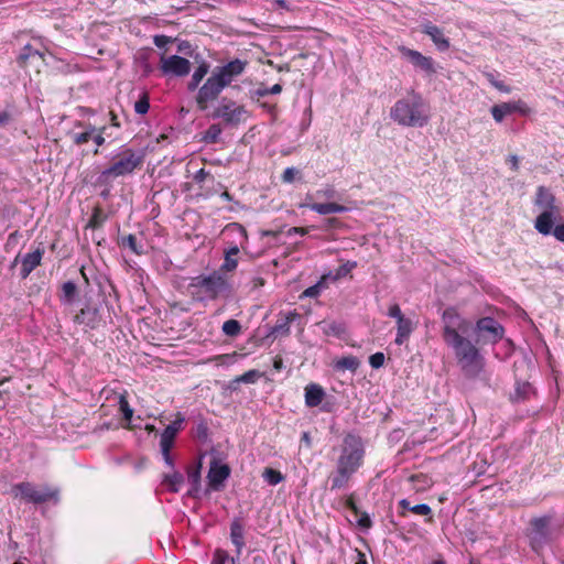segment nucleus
<instances>
[{"label": "nucleus", "mask_w": 564, "mask_h": 564, "mask_svg": "<svg viewBox=\"0 0 564 564\" xmlns=\"http://www.w3.org/2000/svg\"><path fill=\"white\" fill-rule=\"evenodd\" d=\"M507 161L510 164L511 170L518 171V169H519V158L517 155H510Z\"/></svg>", "instance_id": "nucleus-58"}, {"label": "nucleus", "mask_w": 564, "mask_h": 564, "mask_svg": "<svg viewBox=\"0 0 564 564\" xmlns=\"http://www.w3.org/2000/svg\"><path fill=\"white\" fill-rule=\"evenodd\" d=\"M297 174H299L297 169L286 167L282 174V181L284 183H292Z\"/></svg>", "instance_id": "nucleus-50"}, {"label": "nucleus", "mask_w": 564, "mask_h": 564, "mask_svg": "<svg viewBox=\"0 0 564 564\" xmlns=\"http://www.w3.org/2000/svg\"><path fill=\"white\" fill-rule=\"evenodd\" d=\"M227 231H237L239 234V236L241 237V240L246 241L247 240V231L246 229L239 225V224H230L229 226H227L226 228Z\"/></svg>", "instance_id": "nucleus-51"}, {"label": "nucleus", "mask_w": 564, "mask_h": 564, "mask_svg": "<svg viewBox=\"0 0 564 564\" xmlns=\"http://www.w3.org/2000/svg\"><path fill=\"white\" fill-rule=\"evenodd\" d=\"M534 204L541 209L540 215L534 221V228L543 236L551 235V229L556 216L558 215V206L554 194L544 186H539Z\"/></svg>", "instance_id": "nucleus-4"}, {"label": "nucleus", "mask_w": 564, "mask_h": 564, "mask_svg": "<svg viewBox=\"0 0 564 564\" xmlns=\"http://www.w3.org/2000/svg\"><path fill=\"white\" fill-rule=\"evenodd\" d=\"M249 116L250 113L243 105L226 97L219 100L212 113L214 119H220L226 127L231 128L246 122Z\"/></svg>", "instance_id": "nucleus-7"}, {"label": "nucleus", "mask_w": 564, "mask_h": 564, "mask_svg": "<svg viewBox=\"0 0 564 564\" xmlns=\"http://www.w3.org/2000/svg\"><path fill=\"white\" fill-rule=\"evenodd\" d=\"M200 82L195 80L194 77H191V80L188 82L187 88L188 90H195L198 88Z\"/></svg>", "instance_id": "nucleus-62"}, {"label": "nucleus", "mask_w": 564, "mask_h": 564, "mask_svg": "<svg viewBox=\"0 0 564 564\" xmlns=\"http://www.w3.org/2000/svg\"><path fill=\"white\" fill-rule=\"evenodd\" d=\"M167 43H170V37L166 36V35H155L154 36V44L162 48L164 47Z\"/></svg>", "instance_id": "nucleus-54"}, {"label": "nucleus", "mask_w": 564, "mask_h": 564, "mask_svg": "<svg viewBox=\"0 0 564 564\" xmlns=\"http://www.w3.org/2000/svg\"><path fill=\"white\" fill-rule=\"evenodd\" d=\"M230 469L227 465H219L218 463L214 462L210 465L207 478L209 481V485L214 489H218L220 485L229 477Z\"/></svg>", "instance_id": "nucleus-20"}, {"label": "nucleus", "mask_w": 564, "mask_h": 564, "mask_svg": "<svg viewBox=\"0 0 564 564\" xmlns=\"http://www.w3.org/2000/svg\"><path fill=\"white\" fill-rule=\"evenodd\" d=\"M184 482V477L181 473L173 470L170 474H164L162 484L172 492H178Z\"/></svg>", "instance_id": "nucleus-27"}, {"label": "nucleus", "mask_w": 564, "mask_h": 564, "mask_svg": "<svg viewBox=\"0 0 564 564\" xmlns=\"http://www.w3.org/2000/svg\"><path fill=\"white\" fill-rule=\"evenodd\" d=\"M422 32L431 37L438 51L444 52L449 48V41L438 26L426 22L422 24Z\"/></svg>", "instance_id": "nucleus-17"}, {"label": "nucleus", "mask_w": 564, "mask_h": 564, "mask_svg": "<svg viewBox=\"0 0 564 564\" xmlns=\"http://www.w3.org/2000/svg\"><path fill=\"white\" fill-rule=\"evenodd\" d=\"M247 66L246 61L239 58L232 59L223 66H217L213 70V75L226 88L228 87L238 76H240Z\"/></svg>", "instance_id": "nucleus-10"}, {"label": "nucleus", "mask_w": 564, "mask_h": 564, "mask_svg": "<svg viewBox=\"0 0 564 564\" xmlns=\"http://www.w3.org/2000/svg\"><path fill=\"white\" fill-rule=\"evenodd\" d=\"M551 522V518L547 516L535 518L531 521L532 527V536L531 541L533 547L536 545H541L544 543L549 535V525Z\"/></svg>", "instance_id": "nucleus-15"}, {"label": "nucleus", "mask_w": 564, "mask_h": 564, "mask_svg": "<svg viewBox=\"0 0 564 564\" xmlns=\"http://www.w3.org/2000/svg\"><path fill=\"white\" fill-rule=\"evenodd\" d=\"M11 495L25 503L42 505L47 501L57 502L59 490L48 485L37 486L30 481H22L12 486Z\"/></svg>", "instance_id": "nucleus-5"}, {"label": "nucleus", "mask_w": 564, "mask_h": 564, "mask_svg": "<svg viewBox=\"0 0 564 564\" xmlns=\"http://www.w3.org/2000/svg\"><path fill=\"white\" fill-rule=\"evenodd\" d=\"M262 476L264 480L272 486H275L283 480L282 474L273 468H265Z\"/></svg>", "instance_id": "nucleus-40"}, {"label": "nucleus", "mask_w": 564, "mask_h": 564, "mask_svg": "<svg viewBox=\"0 0 564 564\" xmlns=\"http://www.w3.org/2000/svg\"><path fill=\"white\" fill-rule=\"evenodd\" d=\"M107 127H95L94 137L91 141L96 144V149L94 150V154L97 155L99 153L98 148L102 147L106 142L105 133H106Z\"/></svg>", "instance_id": "nucleus-41"}, {"label": "nucleus", "mask_w": 564, "mask_h": 564, "mask_svg": "<svg viewBox=\"0 0 564 564\" xmlns=\"http://www.w3.org/2000/svg\"><path fill=\"white\" fill-rule=\"evenodd\" d=\"M200 468L202 464L198 463L195 466H191L187 468V481L191 486L187 495L191 497H195L200 487Z\"/></svg>", "instance_id": "nucleus-25"}, {"label": "nucleus", "mask_w": 564, "mask_h": 564, "mask_svg": "<svg viewBox=\"0 0 564 564\" xmlns=\"http://www.w3.org/2000/svg\"><path fill=\"white\" fill-rule=\"evenodd\" d=\"M101 321L98 308L87 305L82 308L74 317V322L78 325H83L89 329H95L99 326Z\"/></svg>", "instance_id": "nucleus-16"}, {"label": "nucleus", "mask_w": 564, "mask_h": 564, "mask_svg": "<svg viewBox=\"0 0 564 564\" xmlns=\"http://www.w3.org/2000/svg\"><path fill=\"white\" fill-rule=\"evenodd\" d=\"M268 1L271 2L272 4L276 6L280 9H283L286 11L291 10L286 0H268Z\"/></svg>", "instance_id": "nucleus-57"}, {"label": "nucleus", "mask_w": 564, "mask_h": 564, "mask_svg": "<svg viewBox=\"0 0 564 564\" xmlns=\"http://www.w3.org/2000/svg\"><path fill=\"white\" fill-rule=\"evenodd\" d=\"M110 116H111V118H110L111 126L119 128L120 122L118 120V117L113 112H110Z\"/></svg>", "instance_id": "nucleus-64"}, {"label": "nucleus", "mask_w": 564, "mask_h": 564, "mask_svg": "<svg viewBox=\"0 0 564 564\" xmlns=\"http://www.w3.org/2000/svg\"><path fill=\"white\" fill-rule=\"evenodd\" d=\"M486 77L489 80V83L498 90L502 93H510V88L506 86L502 82L496 80L494 74L488 73L486 74Z\"/></svg>", "instance_id": "nucleus-49"}, {"label": "nucleus", "mask_w": 564, "mask_h": 564, "mask_svg": "<svg viewBox=\"0 0 564 564\" xmlns=\"http://www.w3.org/2000/svg\"><path fill=\"white\" fill-rule=\"evenodd\" d=\"M192 285L200 289L208 297H216L225 290L226 281L220 274L214 273L194 278Z\"/></svg>", "instance_id": "nucleus-11"}, {"label": "nucleus", "mask_w": 564, "mask_h": 564, "mask_svg": "<svg viewBox=\"0 0 564 564\" xmlns=\"http://www.w3.org/2000/svg\"><path fill=\"white\" fill-rule=\"evenodd\" d=\"M252 564H267V558L262 554H257L252 557Z\"/></svg>", "instance_id": "nucleus-60"}, {"label": "nucleus", "mask_w": 564, "mask_h": 564, "mask_svg": "<svg viewBox=\"0 0 564 564\" xmlns=\"http://www.w3.org/2000/svg\"><path fill=\"white\" fill-rule=\"evenodd\" d=\"M162 454V457L164 459V463L172 469L174 470V460H173V457L171 455V451H166V452H161Z\"/></svg>", "instance_id": "nucleus-55"}, {"label": "nucleus", "mask_w": 564, "mask_h": 564, "mask_svg": "<svg viewBox=\"0 0 564 564\" xmlns=\"http://www.w3.org/2000/svg\"><path fill=\"white\" fill-rule=\"evenodd\" d=\"M308 231L307 228H303V227H292L288 230V236H292V235H300V236H304L306 235Z\"/></svg>", "instance_id": "nucleus-56"}, {"label": "nucleus", "mask_w": 564, "mask_h": 564, "mask_svg": "<svg viewBox=\"0 0 564 564\" xmlns=\"http://www.w3.org/2000/svg\"><path fill=\"white\" fill-rule=\"evenodd\" d=\"M230 540L236 547L237 555L239 556L246 545L245 528L240 519H234L230 523Z\"/></svg>", "instance_id": "nucleus-21"}, {"label": "nucleus", "mask_w": 564, "mask_h": 564, "mask_svg": "<svg viewBox=\"0 0 564 564\" xmlns=\"http://www.w3.org/2000/svg\"><path fill=\"white\" fill-rule=\"evenodd\" d=\"M150 109V100L147 93H143L134 104V111L138 115H145Z\"/></svg>", "instance_id": "nucleus-42"}, {"label": "nucleus", "mask_w": 564, "mask_h": 564, "mask_svg": "<svg viewBox=\"0 0 564 564\" xmlns=\"http://www.w3.org/2000/svg\"><path fill=\"white\" fill-rule=\"evenodd\" d=\"M325 397L324 389L316 383H310L305 387V404L308 408L318 406Z\"/></svg>", "instance_id": "nucleus-23"}, {"label": "nucleus", "mask_w": 564, "mask_h": 564, "mask_svg": "<svg viewBox=\"0 0 564 564\" xmlns=\"http://www.w3.org/2000/svg\"><path fill=\"white\" fill-rule=\"evenodd\" d=\"M329 276H330V274L322 275V278L319 279V281L317 283H315L314 285H312L303 291L301 297H312V299L317 297L322 293V291L327 288Z\"/></svg>", "instance_id": "nucleus-30"}, {"label": "nucleus", "mask_w": 564, "mask_h": 564, "mask_svg": "<svg viewBox=\"0 0 564 564\" xmlns=\"http://www.w3.org/2000/svg\"><path fill=\"white\" fill-rule=\"evenodd\" d=\"M212 564H237V561L227 551L217 549L213 554Z\"/></svg>", "instance_id": "nucleus-35"}, {"label": "nucleus", "mask_w": 564, "mask_h": 564, "mask_svg": "<svg viewBox=\"0 0 564 564\" xmlns=\"http://www.w3.org/2000/svg\"><path fill=\"white\" fill-rule=\"evenodd\" d=\"M410 511L419 516H430L432 513L431 507L426 503L413 506Z\"/></svg>", "instance_id": "nucleus-48"}, {"label": "nucleus", "mask_w": 564, "mask_h": 564, "mask_svg": "<svg viewBox=\"0 0 564 564\" xmlns=\"http://www.w3.org/2000/svg\"><path fill=\"white\" fill-rule=\"evenodd\" d=\"M387 315L397 321V336L394 343L399 346L403 345L413 333L415 324L412 319L403 315L399 304L397 303L390 305Z\"/></svg>", "instance_id": "nucleus-8"}, {"label": "nucleus", "mask_w": 564, "mask_h": 564, "mask_svg": "<svg viewBox=\"0 0 564 564\" xmlns=\"http://www.w3.org/2000/svg\"><path fill=\"white\" fill-rule=\"evenodd\" d=\"M185 417L182 413H177L175 420L170 423L161 434L176 438L177 434L184 429Z\"/></svg>", "instance_id": "nucleus-31"}, {"label": "nucleus", "mask_w": 564, "mask_h": 564, "mask_svg": "<svg viewBox=\"0 0 564 564\" xmlns=\"http://www.w3.org/2000/svg\"><path fill=\"white\" fill-rule=\"evenodd\" d=\"M119 408H120V411H121V413L123 415V419L127 422H130L131 419H132V415H133V410L129 405V402H128L127 398L123 394H121L120 398H119Z\"/></svg>", "instance_id": "nucleus-44"}, {"label": "nucleus", "mask_w": 564, "mask_h": 564, "mask_svg": "<svg viewBox=\"0 0 564 564\" xmlns=\"http://www.w3.org/2000/svg\"><path fill=\"white\" fill-rule=\"evenodd\" d=\"M551 234L561 242H564V225H557L551 229Z\"/></svg>", "instance_id": "nucleus-52"}, {"label": "nucleus", "mask_w": 564, "mask_h": 564, "mask_svg": "<svg viewBox=\"0 0 564 564\" xmlns=\"http://www.w3.org/2000/svg\"><path fill=\"white\" fill-rule=\"evenodd\" d=\"M223 333L229 337H236L241 332V325L237 319H228L223 324Z\"/></svg>", "instance_id": "nucleus-36"}, {"label": "nucleus", "mask_w": 564, "mask_h": 564, "mask_svg": "<svg viewBox=\"0 0 564 564\" xmlns=\"http://www.w3.org/2000/svg\"><path fill=\"white\" fill-rule=\"evenodd\" d=\"M175 438L161 434L160 436V449L161 452L171 451L174 446Z\"/></svg>", "instance_id": "nucleus-47"}, {"label": "nucleus", "mask_w": 564, "mask_h": 564, "mask_svg": "<svg viewBox=\"0 0 564 564\" xmlns=\"http://www.w3.org/2000/svg\"><path fill=\"white\" fill-rule=\"evenodd\" d=\"M399 52L401 53L402 57L408 59L414 67L420 68L427 75L436 73V68L432 57L425 56L419 51L405 46H400Z\"/></svg>", "instance_id": "nucleus-13"}, {"label": "nucleus", "mask_w": 564, "mask_h": 564, "mask_svg": "<svg viewBox=\"0 0 564 564\" xmlns=\"http://www.w3.org/2000/svg\"><path fill=\"white\" fill-rule=\"evenodd\" d=\"M336 189L333 185H325L322 188L317 189L313 194H306L305 200L313 202L317 199H333L336 197Z\"/></svg>", "instance_id": "nucleus-29"}, {"label": "nucleus", "mask_w": 564, "mask_h": 564, "mask_svg": "<svg viewBox=\"0 0 564 564\" xmlns=\"http://www.w3.org/2000/svg\"><path fill=\"white\" fill-rule=\"evenodd\" d=\"M365 445L360 436L347 434L339 447L335 470L330 475L332 490L347 487L350 478L364 464Z\"/></svg>", "instance_id": "nucleus-2"}, {"label": "nucleus", "mask_w": 564, "mask_h": 564, "mask_svg": "<svg viewBox=\"0 0 564 564\" xmlns=\"http://www.w3.org/2000/svg\"><path fill=\"white\" fill-rule=\"evenodd\" d=\"M521 102H502L491 107V115L496 122H501L506 116L521 109Z\"/></svg>", "instance_id": "nucleus-24"}, {"label": "nucleus", "mask_w": 564, "mask_h": 564, "mask_svg": "<svg viewBox=\"0 0 564 564\" xmlns=\"http://www.w3.org/2000/svg\"><path fill=\"white\" fill-rule=\"evenodd\" d=\"M281 90H282V86L280 84H274L272 87H270L268 90H265V93L276 95V94H280Z\"/></svg>", "instance_id": "nucleus-61"}, {"label": "nucleus", "mask_w": 564, "mask_h": 564, "mask_svg": "<svg viewBox=\"0 0 564 564\" xmlns=\"http://www.w3.org/2000/svg\"><path fill=\"white\" fill-rule=\"evenodd\" d=\"M535 393L534 388L527 381H517L513 393L510 394L512 402H524L531 399Z\"/></svg>", "instance_id": "nucleus-22"}, {"label": "nucleus", "mask_w": 564, "mask_h": 564, "mask_svg": "<svg viewBox=\"0 0 564 564\" xmlns=\"http://www.w3.org/2000/svg\"><path fill=\"white\" fill-rule=\"evenodd\" d=\"M161 70L165 75H173L183 77L186 76L191 70V62L178 55L162 56L161 57Z\"/></svg>", "instance_id": "nucleus-12"}, {"label": "nucleus", "mask_w": 564, "mask_h": 564, "mask_svg": "<svg viewBox=\"0 0 564 564\" xmlns=\"http://www.w3.org/2000/svg\"><path fill=\"white\" fill-rule=\"evenodd\" d=\"M301 208L307 207L311 210L319 214V215H329V214H336V213H345L347 210V207L334 203H317V202H305L300 205Z\"/></svg>", "instance_id": "nucleus-19"}, {"label": "nucleus", "mask_w": 564, "mask_h": 564, "mask_svg": "<svg viewBox=\"0 0 564 564\" xmlns=\"http://www.w3.org/2000/svg\"><path fill=\"white\" fill-rule=\"evenodd\" d=\"M262 377V373L256 369L249 370L245 372L243 375L237 377L234 382L237 383H256L260 378Z\"/></svg>", "instance_id": "nucleus-39"}, {"label": "nucleus", "mask_w": 564, "mask_h": 564, "mask_svg": "<svg viewBox=\"0 0 564 564\" xmlns=\"http://www.w3.org/2000/svg\"><path fill=\"white\" fill-rule=\"evenodd\" d=\"M12 120V113L4 110L0 112V128L8 126Z\"/></svg>", "instance_id": "nucleus-53"}, {"label": "nucleus", "mask_w": 564, "mask_h": 564, "mask_svg": "<svg viewBox=\"0 0 564 564\" xmlns=\"http://www.w3.org/2000/svg\"><path fill=\"white\" fill-rule=\"evenodd\" d=\"M238 253H239L238 246L235 245V246L228 248L225 251V259H224V263L221 264L220 269L225 272H231V271L236 270L237 265H238V259H237Z\"/></svg>", "instance_id": "nucleus-28"}, {"label": "nucleus", "mask_w": 564, "mask_h": 564, "mask_svg": "<svg viewBox=\"0 0 564 564\" xmlns=\"http://www.w3.org/2000/svg\"><path fill=\"white\" fill-rule=\"evenodd\" d=\"M442 324L443 340L452 349L462 371L467 377H477L485 365L477 345L481 341L496 344L503 337V327L492 317H482L474 326L454 307L444 310Z\"/></svg>", "instance_id": "nucleus-1"}, {"label": "nucleus", "mask_w": 564, "mask_h": 564, "mask_svg": "<svg viewBox=\"0 0 564 564\" xmlns=\"http://www.w3.org/2000/svg\"><path fill=\"white\" fill-rule=\"evenodd\" d=\"M223 132V129L219 123H213L208 127V129L204 132L202 140L206 143H216L219 140V137Z\"/></svg>", "instance_id": "nucleus-32"}, {"label": "nucleus", "mask_w": 564, "mask_h": 564, "mask_svg": "<svg viewBox=\"0 0 564 564\" xmlns=\"http://www.w3.org/2000/svg\"><path fill=\"white\" fill-rule=\"evenodd\" d=\"M357 263L356 262H346L344 263L343 265H340L336 272L333 274V273H328L330 274V276L328 278V281H337L339 279H343L345 278L347 274L350 273V271L356 268Z\"/></svg>", "instance_id": "nucleus-37"}, {"label": "nucleus", "mask_w": 564, "mask_h": 564, "mask_svg": "<svg viewBox=\"0 0 564 564\" xmlns=\"http://www.w3.org/2000/svg\"><path fill=\"white\" fill-rule=\"evenodd\" d=\"M121 246L129 248L133 253L141 254L142 250L137 243V238L133 235H128L121 238Z\"/></svg>", "instance_id": "nucleus-43"}, {"label": "nucleus", "mask_w": 564, "mask_h": 564, "mask_svg": "<svg viewBox=\"0 0 564 564\" xmlns=\"http://www.w3.org/2000/svg\"><path fill=\"white\" fill-rule=\"evenodd\" d=\"M225 87L212 74L203 86L199 87L196 95V104L200 110H206L210 102L215 101Z\"/></svg>", "instance_id": "nucleus-9"}, {"label": "nucleus", "mask_w": 564, "mask_h": 564, "mask_svg": "<svg viewBox=\"0 0 564 564\" xmlns=\"http://www.w3.org/2000/svg\"><path fill=\"white\" fill-rule=\"evenodd\" d=\"M323 332L327 336L340 337L345 333V325L339 322L324 323Z\"/></svg>", "instance_id": "nucleus-34"}, {"label": "nucleus", "mask_w": 564, "mask_h": 564, "mask_svg": "<svg viewBox=\"0 0 564 564\" xmlns=\"http://www.w3.org/2000/svg\"><path fill=\"white\" fill-rule=\"evenodd\" d=\"M360 366V361L355 356H344L334 362V369L336 371H346L349 370L351 372H355Z\"/></svg>", "instance_id": "nucleus-26"}, {"label": "nucleus", "mask_w": 564, "mask_h": 564, "mask_svg": "<svg viewBox=\"0 0 564 564\" xmlns=\"http://www.w3.org/2000/svg\"><path fill=\"white\" fill-rule=\"evenodd\" d=\"M384 359L383 352H376L369 357V364L372 368L378 369L383 366Z\"/></svg>", "instance_id": "nucleus-46"}, {"label": "nucleus", "mask_w": 564, "mask_h": 564, "mask_svg": "<svg viewBox=\"0 0 564 564\" xmlns=\"http://www.w3.org/2000/svg\"><path fill=\"white\" fill-rule=\"evenodd\" d=\"M143 163V155L132 149H124L118 155L117 160L107 169H105L100 177L104 180L117 178L132 174L135 169Z\"/></svg>", "instance_id": "nucleus-6"}, {"label": "nucleus", "mask_w": 564, "mask_h": 564, "mask_svg": "<svg viewBox=\"0 0 564 564\" xmlns=\"http://www.w3.org/2000/svg\"><path fill=\"white\" fill-rule=\"evenodd\" d=\"M76 284L72 281H67L63 284L62 286V296H61V300L64 302V303H72L74 297H75V294H76Z\"/></svg>", "instance_id": "nucleus-38"}, {"label": "nucleus", "mask_w": 564, "mask_h": 564, "mask_svg": "<svg viewBox=\"0 0 564 564\" xmlns=\"http://www.w3.org/2000/svg\"><path fill=\"white\" fill-rule=\"evenodd\" d=\"M208 175V173L204 170V169H200L199 171H197L194 175V180L198 183H202L204 182L205 177Z\"/></svg>", "instance_id": "nucleus-59"}, {"label": "nucleus", "mask_w": 564, "mask_h": 564, "mask_svg": "<svg viewBox=\"0 0 564 564\" xmlns=\"http://www.w3.org/2000/svg\"><path fill=\"white\" fill-rule=\"evenodd\" d=\"M95 126L89 122L76 121L69 137L75 145H83L91 141Z\"/></svg>", "instance_id": "nucleus-14"}, {"label": "nucleus", "mask_w": 564, "mask_h": 564, "mask_svg": "<svg viewBox=\"0 0 564 564\" xmlns=\"http://www.w3.org/2000/svg\"><path fill=\"white\" fill-rule=\"evenodd\" d=\"M208 70H209V65L206 62H203L194 70L192 77H194L195 80L202 82L203 78L207 75Z\"/></svg>", "instance_id": "nucleus-45"}, {"label": "nucleus", "mask_w": 564, "mask_h": 564, "mask_svg": "<svg viewBox=\"0 0 564 564\" xmlns=\"http://www.w3.org/2000/svg\"><path fill=\"white\" fill-rule=\"evenodd\" d=\"M399 506L403 509V510H410V508H412V506L410 505L409 500L408 499H401L399 501Z\"/></svg>", "instance_id": "nucleus-63"}, {"label": "nucleus", "mask_w": 564, "mask_h": 564, "mask_svg": "<svg viewBox=\"0 0 564 564\" xmlns=\"http://www.w3.org/2000/svg\"><path fill=\"white\" fill-rule=\"evenodd\" d=\"M44 52L34 48L31 44L25 45L19 55V63L23 65L28 59L39 57L43 59Z\"/></svg>", "instance_id": "nucleus-33"}, {"label": "nucleus", "mask_w": 564, "mask_h": 564, "mask_svg": "<svg viewBox=\"0 0 564 564\" xmlns=\"http://www.w3.org/2000/svg\"><path fill=\"white\" fill-rule=\"evenodd\" d=\"M390 118L402 127L422 128L430 121L431 108L420 93L410 90L391 107Z\"/></svg>", "instance_id": "nucleus-3"}, {"label": "nucleus", "mask_w": 564, "mask_h": 564, "mask_svg": "<svg viewBox=\"0 0 564 564\" xmlns=\"http://www.w3.org/2000/svg\"><path fill=\"white\" fill-rule=\"evenodd\" d=\"M43 254H44V250L43 249H40L37 248L36 250H34L33 252H29L26 254H24L22 258H21V263H22V267H21V272H20V275L22 279H25L30 275V273L37 267L41 264V260L43 258Z\"/></svg>", "instance_id": "nucleus-18"}]
</instances>
